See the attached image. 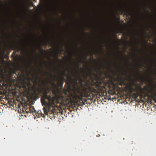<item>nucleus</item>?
Returning a JSON list of instances; mask_svg holds the SVG:
<instances>
[{
    "label": "nucleus",
    "mask_w": 156,
    "mask_h": 156,
    "mask_svg": "<svg viewBox=\"0 0 156 156\" xmlns=\"http://www.w3.org/2000/svg\"><path fill=\"white\" fill-rule=\"evenodd\" d=\"M76 76L75 75H74L73 74H72V75L71 76L70 75H67V78L69 80V81H70L73 80V76Z\"/></svg>",
    "instance_id": "39448f33"
},
{
    "label": "nucleus",
    "mask_w": 156,
    "mask_h": 156,
    "mask_svg": "<svg viewBox=\"0 0 156 156\" xmlns=\"http://www.w3.org/2000/svg\"><path fill=\"white\" fill-rule=\"evenodd\" d=\"M29 107H30V109L31 110L30 111V113L33 112H35L36 111L33 106H29Z\"/></svg>",
    "instance_id": "0eeeda50"
},
{
    "label": "nucleus",
    "mask_w": 156,
    "mask_h": 156,
    "mask_svg": "<svg viewBox=\"0 0 156 156\" xmlns=\"http://www.w3.org/2000/svg\"><path fill=\"white\" fill-rule=\"evenodd\" d=\"M147 12L148 13V11H147Z\"/></svg>",
    "instance_id": "a878e982"
},
{
    "label": "nucleus",
    "mask_w": 156,
    "mask_h": 156,
    "mask_svg": "<svg viewBox=\"0 0 156 156\" xmlns=\"http://www.w3.org/2000/svg\"><path fill=\"white\" fill-rule=\"evenodd\" d=\"M138 97V95L137 93H133L132 95V98L134 99H136Z\"/></svg>",
    "instance_id": "423d86ee"
},
{
    "label": "nucleus",
    "mask_w": 156,
    "mask_h": 156,
    "mask_svg": "<svg viewBox=\"0 0 156 156\" xmlns=\"http://www.w3.org/2000/svg\"><path fill=\"white\" fill-rule=\"evenodd\" d=\"M127 80H128V79L127 78Z\"/></svg>",
    "instance_id": "bb28decb"
},
{
    "label": "nucleus",
    "mask_w": 156,
    "mask_h": 156,
    "mask_svg": "<svg viewBox=\"0 0 156 156\" xmlns=\"http://www.w3.org/2000/svg\"><path fill=\"white\" fill-rule=\"evenodd\" d=\"M127 13L129 14V12H128Z\"/></svg>",
    "instance_id": "b1692460"
},
{
    "label": "nucleus",
    "mask_w": 156,
    "mask_h": 156,
    "mask_svg": "<svg viewBox=\"0 0 156 156\" xmlns=\"http://www.w3.org/2000/svg\"><path fill=\"white\" fill-rule=\"evenodd\" d=\"M61 48H60L59 49V50H60L61 51Z\"/></svg>",
    "instance_id": "4be33fe9"
},
{
    "label": "nucleus",
    "mask_w": 156,
    "mask_h": 156,
    "mask_svg": "<svg viewBox=\"0 0 156 156\" xmlns=\"http://www.w3.org/2000/svg\"><path fill=\"white\" fill-rule=\"evenodd\" d=\"M59 80H61V81H64L65 80V78L63 76H62L59 78Z\"/></svg>",
    "instance_id": "9d476101"
},
{
    "label": "nucleus",
    "mask_w": 156,
    "mask_h": 156,
    "mask_svg": "<svg viewBox=\"0 0 156 156\" xmlns=\"http://www.w3.org/2000/svg\"><path fill=\"white\" fill-rule=\"evenodd\" d=\"M44 61V62L45 63H46V62H45V61Z\"/></svg>",
    "instance_id": "393cba45"
},
{
    "label": "nucleus",
    "mask_w": 156,
    "mask_h": 156,
    "mask_svg": "<svg viewBox=\"0 0 156 156\" xmlns=\"http://www.w3.org/2000/svg\"><path fill=\"white\" fill-rule=\"evenodd\" d=\"M77 67H78V69L79 70H80V69L79 68V66H80V63H77Z\"/></svg>",
    "instance_id": "f8f14e48"
},
{
    "label": "nucleus",
    "mask_w": 156,
    "mask_h": 156,
    "mask_svg": "<svg viewBox=\"0 0 156 156\" xmlns=\"http://www.w3.org/2000/svg\"><path fill=\"white\" fill-rule=\"evenodd\" d=\"M70 58H71V59H73V60H74V59H73V58L72 57H71Z\"/></svg>",
    "instance_id": "dca6fc26"
},
{
    "label": "nucleus",
    "mask_w": 156,
    "mask_h": 156,
    "mask_svg": "<svg viewBox=\"0 0 156 156\" xmlns=\"http://www.w3.org/2000/svg\"><path fill=\"white\" fill-rule=\"evenodd\" d=\"M62 74L63 76H65L66 75V73H65V71H64L63 72Z\"/></svg>",
    "instance_id": "ddd939ff"
},
{
    "label": "nucleus",
    "mask_w": 156,
    "mask_h": 156,
    "mask_svg": "<svg viewBox=\"0 0 156 156\" xmlns=\"http://www.w3.org/2000/svg\"><path fill=\"white\" fill-rule=\"evenodd\" d=\"M47 84L46 80H44L41 85H39L41 88L36 89L37 93H35L37 95L41 93L42 94L44 98L48 101V103L46 102L48 106L44 108V113L46 115L49 114L55 115L57 113L55 108L57 107L56 104L59 103L65 106H70L81 99L83 97H88L90 94H93L99 93L103 88H105V83L102 80H97L95 82L92 80L89 84L86 83L85 85H81V87H75L72 92H69V95L66 94L65 97L61 96L53 97L48 95L50 90L48 88H45Z\"/></svg>",
    "instance_id": "f257e3e1"
},
{
    "label": "nucleus",
    "mask_w": 156,
    "mask_h": 156,
    "mask_svg": "<svg viewBox=\"0 0 156 156\" xmlns=\"http://www.w3.org/2000/svg\"><path fill=\"white\" fill-rule=\"evenodd\" d=\"M16 49L18 51H21L22 50V48L21 46H18L16 47Z\"/></svg>",
    "instance_id": "1a4fd4ad"
},
{
    "label": "nucleus",
    "mask_w": 156,
    "mask_h": 156,
    "mask_svg": "<svg viewBox=\"0 0 156 156\" xmlns=\"http://www.w3.org/2000/svg\"><path fill=\"white\" fill-rule=\"evenodd\" d=\"M56 57L57 58H58V56L57 55H56Z\"/></svg>",
    "instance_id": "f3484780"
},
{
    "label": "nucleus",
    "mask_w": 156,
    "mask_h": 156,
    "mask_svg": "<svg viewBox=\"0 0 156 156\" xmlns=\"http://www.w3.org/2000/svg\"><path fill=\"white\" fill-rule=\"evenodd\" d=\"M120 11H121V12L122 13L121 14H122L123 13L122 9H120Z\"/></svg>",
    "instance_id": "2eb2a0df"
},
{
    "label": "nucleus",
    "mask_w": 156,
    "mask_h": 156,
    "mask_svg": "<svg viewBox=\"0 0 156 156\" xmlns=\"http://www.w3.org/2000/svg\"><path fill=\"white\" fill-rule=\"evenodd\" d=\"M88 70H89L90 72L89 73L87 74V75H86V72H84L83 71V69H81L82 70V72L83 77V78H85V79H86L87 78V76H91L92 75L91 70L88 68Z\"/></svg>",
    "instance_id": "f03ea898"
},
{
    "label": "nucleus",
    "mask_w": 156,
    "mask_h": 156,
    "mask_svg": "<svg viewBox=\"0 0 156 156\" xmlns=\"http://www.w3.org/2000/svg\"><path fill=\"white\" fill-rule=\"evenodd\" d=\"M118 82L120 85L122 86L123 85H126V83L125 81V79H122L121 78L120 80H119Z\"/></svg>",
    "instance_id": "7ed1b4c3"
},
{
    "label": "nucleus",
    "mask_w": 156,
    "mask_h": 156,
    "mask_svg": "<svg viewBox=\"0 0 156 156\" xmlns=\"http://www.w3.org/2000/svg\"><path fill=\"white\" fill-rule=\"evenodd\" d=\"M31 110H30V107H27V106L26 107H25V111L27 113H30V111Z\"/></svg>",
    "instance_id": "6e6552de"
},
{
    "label": "nucleus",
    "mask_w": 156,
    "mask_h": 156,
    "mask_svg": "<svg viewBox=\"0 0 156 156\" xmlns=\"http://www.w3.org/2000/svg\"><path fill=\"white\" fill-rule=\"evenodd\" d=\"M130 89L131 90H132L131 91V92L133 90H134V89H133V88H132V87H130Z\"/></svg>",
    "instance_id": "4468645a"
},
{
    "label": "nucleus",
    "mask_w": 156,
    "mask_h": 156,
    "mask_svg": "<svg viewBox=\"0 0 156 156\" xmlns=\"http://www.w3.org/2000/svg\"><path fill=\"white\" fill-rule=\"evenodd\" d=\"M56 78L58 84L59 85H61V86H62L64 83V81H61V80H59V77L58 76H56Z\"/></svg>",
    "instance_id": "20e7f679"
},
{
    "label": "nucleus",
    "mask_w": 156,
    "mask_h": 156,
    "mask_svg": "<svg viewBox=\"0 0 156 156\" xmlns=\"http://www.w3.org/2000/svg\"><path fill=\"white\" fill-rule=\"evenodd\" d=\"M52 5L53 6H54V7H55V5H54L53 3L52 4Z\"/></svg>",
    "instance_id": "6ab92c4d"
},
{
    "label": "nucleus",
    "mask_w": 156,
    "mask_h": 156,
    "mask_svg": "<svg viewBox=\"0 0 156 156\" xmlns=\"http://www.w3.org/2000/svg\"><path fill=\"white\" fill-rule=\"evenodd\" d=\"M35 61H36V62H37V59H35Z\"/></svg>",
    "instance_id": "412c9836"
},
{
    "label": "nucleus",
    "mask_w": 156,
    "mask_h": 156,
    "mask_svg": "<svg viewBox=\"0 0 156 156\" xmlns=\"http://www.w3.org/2000/svg\"><path fill=\"white\" fill-rule=\"evenodd\" d=\"M39 70L41 72L42 71L40 69H39Z\"/></svg>",
    "instance_id": "aec40b11"
},
{
    "label": "nucleus",
    "mask_w": 156,
    "mask_h": 156,
    "mask_svg": "<svg viewBox=\"0 0 156 156\" xmlns=\"http://www.w3.org/2000/svg\"><path fill=\"white\" fill-rule=\"evenodd\" d=\"M79 74L80 73V72L79 71Z\"/></svg>",
    "instance_id": "5701e85b"
},
{
    "label": "nucleus",
    "mask_w": 156,
    "mask_h": 156,
    "mask_svg": "<svg viewBox=\"0 0 156 156\" xmlns=\"http://www.w3.org/2000/svg\"><path fill=\"white\" fill-rule=\"evenodd\" d=\"M42 50L43 51H45L43 50V49H42Z\"/></svg>",
    "instance_id": "a211bd4d"
},
{
    "label": "nucleus",
    "mask_w": 156,
    "mask_h": 156,
    "mask_svg": "<svg viewBox=\"0 0 156 156\" xmlns=\"http://www.w3.org/2000/svg\"><path fill=\"white\" fill-rule=\"evenodd\" d=\"M100 47L101 49L102 50H103V47L102 45V44L101 43L100 44Z\"/></svg>",
    "instance_id": "9b49d317"
}]
</instances>
